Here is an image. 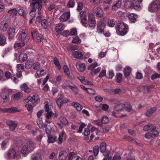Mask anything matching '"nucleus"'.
<instances>
[{
    "mask_svg": "<svg viewBox=\"0 0 160 160\" xmlns=\"http://www.w3.org/2000/svg\"><path fill=\"white\" fill-rule=\"evenodd\" d=\"M6 123L9 126L10 130L12 131L14 130L18 124L17 121L11 120H7Z\"/></svg>",
    "mask_w": 160,
    "mask_h": 160,
    "instance_id": "nucleus-10",
    "label": "nucleus"
},
{
    "mask_svg": "<svg viewBox=\"0 0 160 160\" xmlns=\"http://www.w3.org/2000/svg\"><path fill=\"white\" fill-rule=\"evenodd\" d=\"M77 34V32L76 28H72L70 30L69 34L70 35H75Z\"/></svg>",
    "mask_w": 160,
    "mask_h": 160,
    "instance_id": "nucleus-60",
    "label": "nucleus"
},
{
    "mask_svg": "<svg viewBox=\"0 0 160 160\" xmlns=\"http://www.w3.org/2000/svg\"><path fill=\"white\" fill-rule=\"evenodd\" d=\"M6 43V38L4 35L0 34V45L2 46Z\"/></svg>",
    "mask_w": 160,
    "mask_h": 160,
    "instance_id": "nucleus-41",
    "label": "nucleus"
},
{
    "mask_svg": "<svg viewBox=\"0 0 160 160\" xmlns=\"http://www.w3.org/2000/svg\"><path fill=\"white\" fill-rule=\"evenodd\" d=\"M50 24V22L46 19H42L41 21V25L45 29L49 28Z\"/></svg>",
    "mask_w": 160,
    "mask_h": 160,
    "instance_id": "nucleus-25",
    "label": "nucleus"
},
{
    "mask_svg": "<svg viewBox=\"0 0 160 160\" xmlns=\"http://www.w3.org/2000/svg\"><path fill=\"white\" fill-rule=\"evenodd\" d=\"M72 85H69L68 87L70 88L75 94L78 93V90L76 86L73 84L71 83Z\"/></svg>",
    "mask_w": 160,
    "mask_h": 160,
    "instance_id": "nucleus-38",
    "label": "nucleus"
},
{
    "mask_svg": "<svg viewBox=\"0 0 160 160\" xmlns=\"http://www.w3.org/2000/svg\"><path fill=\"white\" fill-rule=\"evenodd\" d=\"M27 36L25 32L22 31L18 36V39L21 41H23L26 39Z\"/></svg>",
    "mask_w": 160,
    "mask_h": 160,
    "instance_id": "nucleus-34",
    "label": "nucleus"
},
{
    "mask_svg": "<svg viewBox=\"0 0 160 160\" xmlns=\"http://www.w3.org/2000/svg\"><path fill=\"white\" fill-rule=\"evenodd\" d=\"M156 129V127L152 124H149L145 126L143 128V131H146L148 130L151 131H153Z\"/></svg>",
    "mask_w": 160,
    "mask_h": 160,
    "instance_id": "nucleus-24",
    "label": "nucleus"
},
{
    "mask_svg": "<svg viewBox=\"0 0 160 160\" xmlns=\"http://www.w3.org/2000/svg\"><path fill=\"white\" fill-rule=\"evenodd\" d=\"M32 38H33L34 37L36 36L37 38L38 41H41L43 39V36L41 34L37 33L36 30H33L31 32Z\"/></svg>",
    "mask_w": 160,
    "mask_h": 160,
    "instance_id": "nucleus-17",
    "label": "nucleus"
},
{
    "mask_svg": "<svg viewBox=\"0 0 160 160\" xmlns=\"http://www.w3.org/2000/svg\"><path fill=\"white\" fill-rule=\"evenodd\" d=\"M99 148L98 146H95L93 148V152L94 156H97L98 153Z\"/></svg>",
    "mask_w": 160,
    "mask_h": 160,
    "instance_id": "nucleus-54",
    "label": "nucleus"
},
{
    "mask_svg": "<svg viewBox=\"0 0 160 160\" xmlns=\"http://www.w3.org/2000/svg\"><path fill=\"white\" fill-rule=\"evenodd\" d=\"M110 93L113 94H122L125 92V90L123 89H113V90L110 91Z\"/></svg>",
    "mask_w": 160,
    "mask_h": 160,
    "instance_id": "nucleus-31",
    "label": "nucleus"
},
{
    "mask_svg": "<svg viewBox=\"0 0 160 160\" xmlns=\"http://www.w3.org/2000/svg\"><path fill=\"white\" fill-rule=\"evenodd\" d=\"M17 71L18 72H22L24 70L23 66L21 64H18L17 65Z\"/></svg>",
    "mask_w": 160,
    "mask_h": 160,
    "instance_id": "nucleus-61",
    "label": "nucleus"
},
{
    "mask_svg": "<svg viewBox=\"0 0 160 160\" xmlns=\"http://www.w3.org/2000/svg\"><path fill=\"white\" fill-rule=\"evenodd\" d=\"M15 29L13 27L10 28L8 31V38L9 40H12L14 36Z\"/></svg>",
    "mask_w": 160,
    "mask_h": 160,
    "instance_id": "nucleus-18",
    "label": "nucleus"
},
{
    "mask_svg": "<svg viewBox=\"0 0 160 160\" xmlns=\"http://www.w3.org/2000/svg\"><path fill=\"white\" fill-rule=\"evenodd\" d=\"M78 46L76 45L70 46L68 47V50L69 51H72L77 50L78 49Z\"/></svg>",
    "mask_w": 160,
    "mask_h": 160,
    "instance_id": "nucleus-51",
    "label": "nucleus"
},
{
    "mask_svg": "<svg viewBox=\"0 0 160 160\" xmlns=\"http://www.w3.org/2000/svg\"><path fill=\"white\" fill-rule=\"evenodd\" d=\"M88 19L89 27L91 28H93L95 26L96 22L95 17L92 13H89Z\"/></svg>",
    "mask_w": 160,
    "mask_h": 160,
    "instance_id": "nucleus-7",
    "label": "nucleus"
},
{
    "mask_svg": "<svg viewBox=\"0 0 160 160\" xmlns=\"http://www.w3.org/2000/svg\"><path fill=\"white\" fill-rule=\"evenodd\" d=\"M28 58L27 55L25 53L20 54L19 57V60L20 62H22L26 61Z\"/></svg>",
    "mask_w": 160,
    "mask_h": 160,
    "instance_id": "nucleus-32",
    "label": "nucleus"
},
{
    "mask_svg": "<svg viewBox=\"0 0 160 160\" xmlns=\"http://www.w3.org/2000/svg\"><path fill=\"white\" fill-rule=\"evenodd\" d=\"M128 18L130 21L132 22H136L138 16L133 13H130L128 14Z\"/></svg>",
    "mask_w": 160,
    "mask_h": 160,
    "instance_id": "nucleus-28",
    "label": "nucleus"
},
{
    "mask_svg": "<svg viewBox=\"0 0 160 160\" xmlns=\"http://www.w3.org/2000/svg\"><path fill=\"white\" fill-rule=\"evenodd\" d=\"M68 156V154L64 150L60 151L59 155V160H65Z\"/></svg>",
    "mask_w": 160,
    "mask_h": 160,
    "instance_id": "nucleus-19",
    "label": "nucleus"
},
{
    "mask_svg": "<svg viewBox=\"0 0 160 160\" xmlns=\"http://www.w3.org/2000/svg\"><path fill=\"white\" fill-rule=\"evenodd\" d=\"M10 21L9 19L2 21L0 23V29L1 30L5 31L10 25Z\"/></svg>",
    "mask_w": 160,
    "mask_h": 160,
    "instance_id": "nucleus-9",
    "label": "nucleus"
},
{
    "mask_svg": "<svg viewBox=\"0 0 160 160\" xmlns=\"http://www.w3.org/2000/svg\"><path fill=\"white\" fill-rule=\"evenodd\" d=\"M115 21L113 19H111L108 20V25L111 27H113L115 25Z\"/></svg>",
    "mask_w": 160,
    "mask_h": 160,
    "instance_id": "nucleus-62",
    "label": "nucleus"
},
{
    "mask_svg": "<svg viewBox=\"0 0 160 160\" xmlns=\"http://www.w3.org/2000/svg\"><path fill=\"white\" fill-rule=\"evenodd\" d=\"M11 90L7 88H4L2 90L1 96L3 100V102L6 103L9 101V95Z\"/></svg>",
    "mask_w": 160,
    "mask_h": 160,
    "instance_id": "nucleus-3",
    "label": "nucleus"
},
{
    "mask_svg": "<svg viewBox=\"0 0 160 160\" xmlns=\"http://www.w3.org/2000/svg\"><path fill=\"white\" fill-rule=\"evenodd\" d=\"M59 120L61 122L65 125H67L68 124V122L66 119L63 117H61L60 118Z\"/></svg>",
    "mask_w": 160,
    "mask_h": 160,
    "instance_id": "nucleus-53",
    "label": "nucleus"
},
{
    "mask_svg": "<svg viewBox=\"0 0 160 160\" xmlns=\"http://www.w3.org/2000/svg\"><path fill=\"white\" fill-rule=\"evenodd\" d=\"M124 104L125 105L124 109L126 111L130 112L132 109V107L129 102H127Z\"/></svg>",
    "mask_w": 160,
    "mask_h": 160,
    "instance_id": "nucleus-37",
    "label": "nucleus"
},
{
    "mask_svg": "<svg viewBox=\"0 0 160 160\" xmlns=\"http://www.w3.org/2000/svg\"><path fill=\"white\" fill-rule=\"evenodd\" d=\"M76 66L78 70L80 72H83L86 69L85 65L84 63H77L76 64Z\"/></svg>",
    "mask_w": 160,
    "mask_h": 160,
    "instance_id": "nucleus-26",
    "label": "nucleus"
},
{
    "mask_svg": "<svg viewBox=\"0 0 160 160\" xmlns=\"http://www.w3.org/2000/svg\"><path fill=\"white\" fill-rule=\"evenodd\" d=\"M72 55L73 57L76 58H82L83 55L80 52L75 51L72 53Z\"/></svg>",
    "mask_w": 160,
    "mask_h": 160,
    "instance_id": "nucleus-33",
    "label": "nucleus"
},
{
    "mask_svg": "<svg viewBox=\"0 0 160 160\" xmlns=\"http://www.w3.org/2000/svg\"><path fill=\"white\" fill-rule=\"evenodd\" d=\"M45 152L44 150H40L32 155L31 160H42V155Z\"/></svg>",
    "mask_w": 160,
    "mask_h": 160,
    "instance_id": "nucleus-6",
    "label": "nucleus"
},
{
    "mask_svg": "<svg viewBox=\"0 0 160 160\" xmlns=\"http://www.w3.org/2000/svg\"><path fill=\"white\" fill-rule=\"evenodd\" d=\"M101 121L102 123L106 124L109 122V119L107 116H103L102 118Z\"/></svg>",
    "mask_w": 160,
    "mask_h": 160,
    "instance_id": "nucleus-57",
    "label": "nucleus"
},
{
    "mask_svg": "<svg viewBox=\"0 0 160 160\" xmlns=\"http://www.w3.org/2000/svg\"><path fill=\"white\" fill-rule=\"evenodd\" d=\"M100 152L102 153L106 152L107 154L106 156L107 157H108L109 152L108 150H106V144L105 143L103 142L101 143L100 145Z\"/></svg>",
    "mask_w": 160,
    "mask_h": 160,
    "instance_id": "nucleus-15",
    "label": "nucleus"
},
{
    "mask_svg": "<svg viewBox=\"0 0 160 160\" xmlns=\"http://www.w3.org/2000/svg\"><path fill=\"white\" fill-rule=\"evenodd\" d=\"M35 148L33 142L28 141L22 147L21 151V153L23 155L27 156L28 153L33 151Z\"/></svg>",
    "mask_w": 160,
    "mask_h": 160,
    "instance_id": "nucleus-1",
    "label": "nucleus"
},
{
    "mask_svg": "<svg viewBox=\"0 0 160 160\" xmlns=\"http://www.w3.org/2000/svg\"><path fill=\"white\" fill-rule=\"evenodd\" d=\"M8 13L11 15H16L18 13V11L15 8H14L8 11Z\"/></svg>",
    "mask_w": 160,
    "mask_h": 160,
    "instance_id": "nucleus-49",
    "label": "nucleus"
},
{
    "mask_svg": "<svg viewBox=\"0 0 160 160\" xmlns=\"http://www.w3.org/2000/svg\"><path fill=\"white\" fill-rule=\"evenodd\" d=\"M95 12L97 16L99 17H102L103 14L102 10L99 8H98L95 9Z\"/></svg>",
    "mask_w": 160,
    "mask_h": 160,
    "instance_id": "nucleus-35",
    "label": "nucleus"
},
{
    "mask_svg": "<svg viewBox=\"0 0 160 160\" xmlns=\"http://www.w3.org/2000/svg\"><path fill=\"white\" fill-rule=\"evenodd\" d=\"M46 74V72L43 69H41L38 71L35 74V77L36 78H38Z\"/></svg>",
    "mask_w": 160,
    "mask_h": 160,
    "instance_id": "nucleus-30",
    "label": "nucleus"
},
{
    "mask_svg": "<svg viewBox=\"0 0 160 160\" xmlns=\"http://www.w3.org/2000/svg\"><path fill=\"white\" fill-rule=\"evenodd\" d=\"M56 138L55 136H52V135H49L48 136V143H53L55 141Z\"/></svg>",
    "mask_w": 160,
    "mask_h": 160,
    "instance_id": "nucleus-46",
    "label": "nucleus"
},
{
    "mask_svg": "<svg viewBox=\"0 0 160 160\" xmlns=\"http://www.w3.org/2000/svg\"><path fill=\"white\" fill-rule=\"evenodd\" d=\"M45 128V132L47 134H49L52 130V128L50 125H45L44 126Z\"/></svg>",
    "mask_w": 160,
    "mask_h": 160,
    "instance_id": "nucleus-52",
    "label": "nucleus"
},
{
    "mask_svg": "<svg viewBox=\"0 0 160 160\" xmlns=\"http://www.w3.org/2000/svg\"><path fill=\"white\" fill-rule=\"evenodd\" d=\"M18 11V13L21 16L23 17L24 18H26V13L24 10L20 8Z\"/></svg>",
    "mask_w": 160,
    "mask_h": 160,
    "instance_id": "nucleus-45",
    "label": "nucleus"
},
{
    "mask_svg": "<svg viewBox=\"0 0 160 160\" xmlns=\"http://www.w3.org/2000/svg\"><path fill=\"white\" fill-rule=\"evenodd\" d=\"M72 43L75 44H80L81 43V40L78 36L73 37Z\"/></svg>",
    "mask_w": 160,
    "mask_h": 160,
    "instance_id": "nucleus-42",
    "label": "nucleus"
},
{
    "mask_svg": "<svg viewBox=\"0 0 160 160\" xmlns=\"http://www.w3.org/2000/svg\"><path fill=\"white\" fill-rule=\"evenodd\" d=\"M0 111L4 112L14 113L20 112V111L16 107H12L8 108L2 109L0 108Z\"/></svg>",
    "mask_w": 160,
    "mask_h": 160,
    "instance_id": "nucleus-12",
    "label": "nucleus"
},
{
    "mask_svg": "<svg viewBox=\"0 0 160 160\" xmlns=\"http://www.w3.org/2000/svg\"><path fill=\"white\" fill-rule=\"evenodd\" d=\"M33 62L30 60H28L25 63V67L26 69H30L32 65Z\"/></svg>",
    "mask_w": 160,
    "mask_h": 160,
    "instance_id": "nucleus-44",
    "label": "nucleus"
},
{
    "mask_svg": "<svg viewBox=\"0 0 160 160\" xmlns=\"http://www.w3.org/2000/svg\"><path fill=\"white\" fill-rule=\"evenodd\" d=\"M74 6V3L72 0H70L67 4V6L68 8H72Z\"/></svg>",
    "mask_w": 160,
    "mask_h": 160,
    "instance_id": "nucleus-64",
    "label": "nucleus"
},
{
    "mask_svg": "<svg viewBox=\"0 0 160 160\" xmlns=\"http://www.w3.org/2000/svg\"><path fill=\"white\" fill-rule=\"evenodd\" d=\"M71 105L72 106L75 108L78 111H80L82 109V106L78 102H72Z\"/></svg>",
    "mask_w": 160,
    "mask_h": 160,
    "instance_id": "nucleus-36",
    "label": "nucleus"
},
{
    "mask_svg": "<svg viewBox=\"0 0 160 160\" xmlns=\"http://www.w3.org/2000/svg\"><path fill=\"white\" fill-rule=\"evenodd\" d=\"M23 96V93L22 92H19L13 94L12 98L14 101H16L21 99Z\"/></svg>",
    "mask_w": 160,
    "mask_h": 160,
    "instance_id": "nucleus-16",
    "label": "nucleus"
},
{
    "mask_svg": "<svg viewBox=\"0 0 160 160\" xmlns=\"http://www.w3.org/2000/svg\"><path fill=\"white\" fill-rule=\"evenodd\" d=\"M128 27L125 23L121 22H118L117 24V33L121 36L124 35L127 32Z\"/></svg>",
    "mask_w": 160,
    "mask_h": 160,
    "instance_id": "nucleus-2",
    "label": "nucleus"
},
{
    "mask_svg": "<svg viewBox=\"0 0 160 160\" xmlns=\"http://www.w3.org/2000/svg\"><path fill=\"white\" fill-rule=\"evenodd\" d=\"M124 7L128 9L133 8V6L132 2L128 1L125 0L124 1Z\"/></svg>",
    "mask_w": 160,
    "mask_h": 160,
    "instance_id": "nucleus-29",
    "label": "nucleus"
},
{
    "mask_svg": "<svg viewBox=\"0 0 160 160\" xmlns=\"http://www.w3.org/2000/svg\"><path fill=\"white\" fill-rule=\"evenodd\" d=\"M98 66V64L97 62L93 63L89 65L88 68V69L89 70L92 71L93 69L96 67Z\"/></svg>",
    "mask_w": 160,
    "mask_h": 160,
    "instance_id": "nucleus-55",
    "label": "nucleus"
},
{
    "mask_svg": "<svg viewBox=\"0 0 160 160\" xmlns=\"http://www.w3.org/2000/svg\"><path fill=\"white\" fill-rule=\"evenodd\" d=\"M157 110L156 107L152 108L148 110L146 112L145 114L147 116H149L152 115Z\"/></svg>",
    "mask_w": 160,
    "mask_h": 160,
    "instance_id": "nucleus-39",
    "label": "nucleus"
},
{
    "mask_svg": "<svg viewBox=\"0 0 160 160\" xmlns=\"http://www.w3.org/2000/svg\"><path fill=\"white\" fill-rule=\"evenodd\" d=\"M33 69L36 70H38L40 68V64L38 62L34 63L32 66Z\"/></svg>",
    "mask_w": 160,
    "mask_h": 160,
    "instance_id": "nucleus-59",
    "label": "nucleus"
},
{
    "mask_svg": "<svg viewBox=\"0 0 160 160\" xmlns=\"http://www.w3.org/2000/svg\"><path fill=\"white\" fill-rule=\"evenodd\" d=\"M20 88L22 91L27 93H28L31 91V89L25 83L21 84L20 86Z\"/></svg>",
    "mask_w": 160,
    "mask_h": 160,
    "instance_id": "nucleus-27",
    "label": "nucleus"
},
{
    "mask_svg": "<svg viewBox=\"0 0 160 160\" xmlns=\"http://www.w3.org/2000/svg\"><path fill=\"white\" fill-rule=\"evenodd\" d=\"M69 160H81V157L78 156L76 155L74 153L72 152L69 154Z\"/></svg>",
    "mask_w": 160,
    "mask_h": 160,
    "instance_id": "nucleus-23",
    "label": "nucleus"
},
{
    "mask_svg": "<svg viewBox=\"0 0 160 160\" xmlns=\"http://www.w3.org/2000/svg\"><path fill=\"white\" fill-rule=\"evenodd\" d=\"M70 17V14L69 12H66L62 14L59 17L61 22H63L67 21Z\"/></svg>",
    "mask_w": 160,
    "mask_h": 160,
    "instance_id": "nucleus-13",
    "label": "nucleus"
},
{
    "mask_svg": "<svg viewBox=\"0 0 160 160\" xmlns=\"http://www.w3.org/2000/svg\"><path fill=\"white\" fill-rule=\"evenodd\" d=\"M30 6L32 8H37L39 11L41 10L42 5L41 0H32L30 1Z\"/></svg>",
    "mask_w": 160,
    "mask_h": 160,
    "instance_id": "nucleus-5",
    "label": "nucleus"
},
{
    "mask_svg": "<svg viewBox=\"0 0 160 160\" xmlns=\"http://www.w3.org/2000/svg\"><path fill=\"white\" fill-rule=\"evenodd\" d=\"M63 69L64 73L68 77L71 79L74 78V76L73 75L72 73L70 72L68 66L67 65H64L63 67Z\"/></svg>",
    "mask_w": 160,
    "mask_h": 160,
    "instance_id": "nucleus-20",
    "label": "nucleus"
},
{
    "mask_svg": "<svg viewBox=\"0 0 160 160\" xmlns=\"http://www.w3.org/2000/svg\"><path fill=\"white\" fill-rule=\"evenodd\" d=\"M141 90L144 93H148L150 91V87L148 86H142L141 87Z\"/></svg>",
    "mask_w": 160,
    "mask_h": 160,
    "instance_id": "nucleus-48",
    "label": "nucleus"
},
{
    "mask_svg": "<svg viewBox=\"0 0 160 160\" xmlns=\"http://www.w3.org/2000/svg\"><path fill=\"white\" fill-rule=\"evenodd\" d=\"M40 132V131L37 128L33 129L30 132L31 133L33 136L37 135Z\"/></svg>",
    "mask_w": 160,
    "mask_h": 160,
    "instance_id": "nucleus-50",
    "label": "nucleus"
},
{
    "mask_svg": "<svg viewBox=\"0 0 160 160\" xmlns=\"http://www.w3.org/2000/svg\"><path fill=\"white\" fill-rule=\"evenodd\" d=\"M160 9V1L156 0L152 2L148 8V10L150 12H156Z\"/></svg>",
    "mask_w": 160,
    "mask_h": 160,
    "instance_id": "nucleus-4",
    "label": "nucleus"
},
{
    "mask_svg": "<svg viewBox=\"0 0 160 160\" xmlns=\"http://www.w3.org/2000/svg\"><path fill=\"white\" fill-rule=\"evenodd\" d=\"M64 28L65 26L62 23H59L57 24L55 27L56 32L58 34L61 32Z\"/></svg>",
    "mask_w": 160,
    "mask_h": 160,
    "instance_id": "nucleus-21",
    "label": "nucleus"
},
{
    "mask_svg": "<svg viewBox=\"0 0 160 160\" xmlns=\"http://www.w3.org/2000/svg\"><path fill=\"white\" fill-rule=\"evenodd\" d=\"M25 43L24 42H20L19 43H15L14 44V47L15 48H19L24 46Z\"/></svg>",
    "mask_w": 160,
    "mask_h": 160,
    "instance_id": "nucleus-47",
    "label": "nucleus"
},
{
    "mask_svg": "<svg viewBox=\"0 0 160 160\" xmlns=\"http://www.w3.org/2000/svg\"><path fill=\"white\" fill-rule=\"evenodd\" d=\"M56 102L58 107L61 108L63 104L66 103L68 102V100L63 96H61L60 97L56 100Z\"/></svg>",
    "mask_w": 160,
    "mask_h": 160,
    "instance_id": "nucleus-11",
    "label": "nucleus"
},
{
    "mask_svg": "<svg viewBox=\"0 0 160 160\" xmlns=\"http://www.w3.org/2000/svg\"><path fill=\"white\" fill-rule=\"evenodd\" d=\"M160 74H158L157 73H155L152 74L151 76V78L152 80H153L155 79L160 78Z\"/></svg>",
    "mask_w": 160,
    "mask_h": 160,
    "instance_id": "nucleus-63",
    "label": "nucleus"
},
{
    "mask_svg": "<svg viewBox=\"0 0 160 160\" xmlns=\"http://www.w3.org/2000/svg\"><path fill=\"white\" fill-rule=\"evenodd\" d=\"M142 0H133L132 2L133 9L138 10L141 9L142 6L140 4L142 2Z\"/></svg>",
    "mask_w": 160,
    "mask_h": 160,
    "instance_id": "nucleus-14",
    "label": "nucleus"
},
{
    "mask_svg": "<svg viewBox=\"0 0 160 160\" xmlns=\"http://www.w3.org/2000/svg\"><path fill=\"white\" fill-rule=\"evenodd\" d=\"M125 105L124 104H121L116 105L114 107V109L116 111H122L124 108Z\"/></svg>",
    "mask_w": 160,
    "mask_h": 160,
    "instance_id": "nucleus-40",
    "label": "nucleus"
},
{
    "mask_svg": "<svg viewBox=\"0 0 160 160\" xmlns=\"http://www.w3.org/2000/svg\"><path fill=\"white\" fill-rule=\"evenodd\" d=\"M131 68L128 67H126L124 70V74L125 77H128L131 72Z\"/></svg>",
    "mask_w": 160,
    "mask_h": 160,
    "instance_id": "nucleus-43",
    "label": "nucleus"
},
{
    "mask_svg": "<svg viewBox=\"0 0 160 160\" xmlns=\"http://www.w3.org/2000/svg\"><path fill=\"white\" fill-rule=\"evenodd\" d=\"M7 157L10 159H13L14 158H20V156L18 154V152H17L13 149H11L9 150L7 154Z\"/></svg>",
    "mask_w": 160,
    "mask_h": 160,
    "instance_id": "nucleus-8",
    "label": "nucleus"
},
{
    "mask_svg": "<svg viewBox=\"0 0 160 160\" xmlns=\"http://www.w3.org/2000/svg\"><path fill=\"white\" fill-rule=\"evenodd\" d=\"M101 69V68L100 67H98L95 70L92 71L90 73L92 76H94L98 73Z\"/></svg>",
    "mask_w": 160,
    "mask_h": 160,
    "instance_id": "nucleus-56",
    "label": "nucleus"
},
{
    "mask_svg": "<svg viewBox=\"0 0 160 160\" xmlns=\"http://www.w3.org/2000/svg\"><path fill=\"white\" fill-rule=\"evenodd\" d=\"M37 124L40 128H42L43 127V124L42 120L40 119L37 120Z\"/></svg>",
    "mask_w": 160,
    "mask_h": 160,
    "instance_id": "nucleus-58",
    "label": "nucleus"
},
{
    "mask_svg": "<svg viewBox=\"0 0 160 160\" xmlns=\"http://www.w3.org/2000/svg\"><path fill=\"white\" fill-rule=\"evenodd\" d=\"M122 3L120 1L118 0L115 2L112 6V9L113 11H116L121 8Z\"/></svg>",
    "mask_w": 160,
    "mask_h": 160,
    "instance_id": "nucleus-22",
    "label": "nucleus"
}]
</instances>
